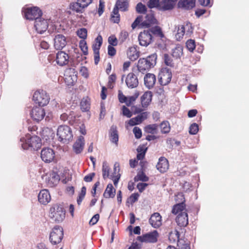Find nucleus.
Wrapping results in <instances>:
<instances>
[{
	"mask_svg": "<svg viewBox=\"0 0 249 249\" xmlns=\"http://www.w3.org/2000/svg\"><path fill=\"white\" fill-rule=\"evenodd\" d=\"M172 212L178 214L176 220L178 226L180 227H186L188 224V217L185 209V204L182 202L174 206Z\"/></svg>",
	"mask_w": 249,
	"mask_h": 249,
	"instance_id": "obj_1",
	"label": "nucleus"
},
{
	"mask_svg": "<svg viewBox=\"0 0 249 249\" xmlns=\"http://www.w3.org/2000/svg\"><path fill=\"white\" fill-rule=\"evenodd\" d=\"M22 148L24 150H37L41 146V139L37 136H31L28 134L25 137H22L20 140Z\"/></svg>",
	"mask_w": 249,
	"mask_h": 249,
	"instance_id": "obj_2",
	"label": "nucleus"
},
{
	"mask_svg": "<svg viewBox=\"0 0 249 249\" xmlns=\"http://www.w3.org/2000/svg\"><path fill=\"white\" fill-rule=\"evenodd\" d=\"M157 58V55L156 53H154L146 58H140L137 63V70L142 74L146 73L155 66Z\"/></svg>",
	"mask_w": 249,
	"mask_h": 249,
	"instance_id": "obj_3",
	"label": "nucleus"
},
{
	"mask_svg": "<svg viewBox=\"0 0 249 249\" xmlns=\"http://www.w3.org/2000/svg\"><path fill=\"white\" fill-rule=\"evenodd\" d=\"M57 136L60 142L63 143H68L73 139V134L71 128L68 125H60L57 131Z\"/></svg>",
	"mask_w": 249,
	"mask_h": 249,
	"instance_id": "obj_4",
	"label": "nucleus"
},
{
	"mask_svg": "<svg viewBox=\"0 0 249 249\" xmlns=\"http://www.w3.org/2000/svg\"><path fill=\"white\" fill-rule=\"evenodd\" d=\"M63 237V228L59 226H55L50 234L49 240L52 244L57 245L61 242Z\"/></svg>",
	"mask_w": 249,
	"mask_h": 249,
	"instance_id": "obj_5",
	"label": "nucleus"
},
{
	"mask_svg": "<svg viewBox=\"0 0 249 249\" xmlns=\"http://www.w3.org/2000/svg\"><path fill=\"white\" fill-rule=\"evenodd\" d=\"M33 100L40 107L47 105L50 100L49 96L43 90L36 91L33 95Z\"/></svg>",
	"mask_w": 249,
	"mask_h": 249,
	"instance_id": "obj_6",
	"label": "nucleus"
},
{
	"mask_svg": "<svg viewBox=\"0 0 249 249\" xmlns=\"http://www.w3.org/2000/svg\"><path fill=\"white\" fill-rule=\"evenodd\" d=\"M49 216L53 221L60 222L62 221L65 216L64 209L59 205H55L50 209Z\"/></svg>",
	"mask_w": 249,
	"mask_h": 249,
	"instance_id": "obj_7",
	"label": "nucleus"
},
{
	"mask_svg": "<svg viewBox=\"0 0 249 249\" xmlns=\"http://www.w3.org/2000/svg\"><path fill=\"white\" fill-rule=\"evenodd\" d=\"M42 15L41 11L37 7L28 8L24 12L25 18L29 20L35 19L36 21L37 18H40Z\"/></svg>",
	"mask_w": 249,
	"mask_h": 249,
	"instance_id": "obj_8",
	"label": "nucleus"
},
{
	"mask_svg": "<svg viewBox=\"0 0 249 249\" xmlns=\"http://www.w3.org/2000/svg\"><path fill=\"white\" fill-rule=\"evenodd\" d=\"M147 30L141 32L138 36L139 44L141 46L147 47L153 41V37Z\"/></svg>",
	"mask_w": 249,
	"mask_h": 249,
	"instance_id": "obj_9",
	"label": "nucleus"
},
{
	"mask_svg": "<svg viewBox=\"0 0 249 249\" xmlns=\"http://www.w3.org/2000/svg\"><path fill=\"white\" fill-rule=\"evenodd\" d=\"M47 185L53 187L55 186L59 181V176L55 172H53L49 174H47L42 177Z\"/></svg>",
	"mask_w": 249,
	"mask_h": 249,
	"instance_id": "obj_10",
	"label": "nucleus"
},
{
	"mask_svg": "<svg viewBox=\"0 0 249 249\" xmlns=\"http://www.w3.org/2000/svg\"><path fill=\"white\" fill-rule=\"evenodd\" d=\"M160 75L159 82L161 85H166L171 81L172 72L170 69L166 68H162Z\"/></svg>",
	"mask_w": 249,
	"mask_h": 249,
	"instance_id": "obj_11",
	"label": "nucleus"
},
{
	"mask_svg": "<svg viewBox=\"0 0 249 249\" xmlns=\"http://www.w3.org/2000/svg\"><path fill=\"white\" fill-rule=\"evenodd\" d=\"M158 233L157 231L138 236V240L141 242L155 243L157 241Z\"/></svg>",
	"mask_w": 249,
	"mask_h": 249,
	"instance_id": "obj_12",
	"label": "nucleus"
},
{
	"mask_svg": "<svg viewBox=\"0 0 249 249\" xmlns=\"http://www.w3.org/2000/svg\"><path fill=\"white\" fill-rule=\"evenodd\" d=\"M47 20L42 18L41 17L37 18L35 21L34 27L37 33L42 34L45 32L48 28Z\"/></svg>",
	"mask_w": 249,
	"mask_h": 249,
	"instance_id": "obj_13",
	"label": "nucleus"
},
{
	"mask_svg": "<svg viewBox=\"0 0 249 249\" xmlns=\"http://www.w3.org/2000/svg\"><path fill=\"white\" fill-rule=\"evenodd\" d=\"M45 115V112L44 109L40 107H33L31 112V117L37 122L42 120Z\"/></svg>",
	"mask_w": 249,
	"mask_h": 249,
	"instance_id": "obj_14",
	"label": "nucleus"
},
{
	"mask_svg": "<svg viewBox=\"0 0 249 249\" xmlns=\"http://www.w3.org/2000/svg\"><path fill=\"white\" fill-rule=\"evenodd\" d=\"M41 158L45 162H51L54 158L53 150L48 147L43 148L41 151Z\"/></svg>",
	"mask_w": 249,
	"mask_h": 249,
	"instance_id": "obj_15",
	"label": "nucleus"
},
{
	"mask_svg": "<svg viewBox=\"0 0 249 249\" xmlns=\"http://www.w3.org/2000/svg\"><path fill=\"white\" fill-rule=\"evenodd\" d=\"M69 56L63 51L58 52L56 55V62L61 66L68 64L69 61Z\"/></svg>",
	"mask_w": 249,
	"mask_h": 249,
	"instance_id": "obj_16",
	"label": "nucleus"
},
{
	"mask_svg": "<svg viewBox=\"0 0 249 249\" xmlns=\"http://www.w3.org/2000/svg\"><path fill=\"white\" fill-rule=\"evenodd\" d=\"M125 83L129 88H135L139 84L138 77L134 73H129L126 77Z\"/></svg>",
	"mask_w": 249,
	"mask_h": 249,
	"instance_id": "obj_17",
	"label": "nucleus"
},
{
	"mask_svg": "<svg viewBox=\"0 0 249 249\" xmlns=\"http://www.w3.org/2000/svg\"><path fill=\"white\" fill-rule=\"evenodd\" d=\"M67 44L65 36L58 34L54 38V47L56 50H62Z\"/></svg>",
	"mask_w": 249,
	"mask_h": 249,
	"instance_id": "obj_18",
	"label": "nucleus"
},
{
	"mask_svg": "<svg viewBox=\"0 0 249 249\" xmlns=\"http://www.w3.org/2000/svg\"><path fill=\"white\" fill-rule=\"evenodd\" d=\"M196 5V0H179L178 3V6L185 10H189L193 9Z\"/></svg>",
	"mask_w": 249,
	"mask_h": 249,
	"instance_id": "obj_19",
	"label": "nucleus"
},
{
	"mask_svg": "<svg viewBox=\"0 0 249 249\" xmlns=\"http://www.w3.org/2000/svg\"><path fill=\"white\" fill-rule=\"evenodd\" d=\"M38 200L43 205L48 204L51 200V196L49 191L46 189L41 190L38 195Z\"/></svg>",
	"mask_w": 249,
	"mask_h": 249,
	"instance_id": "obj_20",
	"label": "nucleus"
},
{
	"mask_svg": "<svg viewBox=\"0 0 249 249\" xmlns=\"http://www.w3.org/2000/svg\"><path fill=\"white\" fill-rule=\"evenodd\" d=\"M156 81V76L152 73H147L144 77V83L145 86L148 89H152Z\"/></svg>",
	"mask_w": 249,
	"mask_h": 249,
	"instance_id": "obj_21",
	"label": "nucleus"
},
{
	"mask_svg": "<svg viewBox=\"0 0 249 249\" xmlns=\"http://www.w3.org/2000/svg\"><path fill=\"white\" fill-rule=\"evenodd\" d=\"M149 222L153 227L157 228L161 225V217L159 213H155L151 216Z\"/></svg>",
	"mask_w": 249,
	"mask_h": 249,
	"instance_id": "obj_22",
	"label": "nucleus"
},
{
	"mask_svg": "<svg viewBox=\"0 0 249 249\" xmlns=\"http://www.w3.org/2000/svg\"><path fill=\"white\" fill-rule=\"evenodd\" d=\"M177 0H162L160 1V10L167 11L173 9Z\"/></svg>",
	"mask_w": 249,
	"mask_h": 249,
	"instance_id": "obj_23",
	"label": "nucleus"
},
{
	"mask_svg": "<svg viewBox=\"0 0 249 249\" xmlns=\"http://www.w3.org/2000/svg\"><path fill=\"white\" fill-rule=\"evenodd\" d=\"M84 145V138L83 136H80L73 145V151L76 154L80 153L83 150Z\"/></svg>",
	"mask_w": 249,
	"mask_h": 249,
	"instance_id": "obj_24",
	"label": "nucleus"
},
{
	"mask_svg": "<svg viewBox=\"0 0 249 249\" xmlns=\"http://www.w3.org/2000/svg\"><path fill=\"white\" fill-rule=\"evenodd\" d=\"M157 169L160 173H164L168 169V162L167 160L164 157H160L156 165Z\"/></svg>",
	"mask_w": 249,
	"mask_h": 249,
	"instance_id": "obj_25",
	"label": "nucleus"
},
{
	"mask_svg": "<svg viewBox=\"0 0 249 249\" xmlns=\"http://www.w3.org/2000/svg\"><path fill=\"white\" fill-rule=\"evenodd\" d=\"M109 134L110 141L116 144H117L119 139V136L117 128L116 125H112L111 126Z\"/></svg>",
	"mask_w": 249,
	"mask_h": 249,
	"instance_id": "obj_26",
	"label": "nucleus"
},
{
	"mask_svg": "<svg viewBox=\"0 0 249 249\" xmlns=\"http://www.w3.org/2000/svg\"><path fill=\"white\" fill-rule=\"evenodd\" d=\"M152 93L151 91H148L141 97V103L143 107H147L152 100Z\"/></svg>",
	"mask_w": 249,
	"mask_h": 249,
	"instance_id": "obj_27",
	"label": "nucleus"
},
{
	"mask_svg": "<svg viewBox=\"0 0 249 249\" xmlns=\"http://www.w3.org/2000/svg\"><path fill=\"white\" fill-rule=\"evenodd\" d=\"M140 52L134 47H130L127 52V55L130 60L135 61L138 58Z\"/></svg>",
	"mask_w": 249,
	"mask_h": 249,
	"instance_id": "obj_28",
	"label": "nucleus"
},
{
	"mask_svg": "<svg viewBox=\"0 0 249 249\" xmlns=\"http://www.w3.org/2000/svg\"><path fill=\"white\" fill-rule=\"evenodd\" d=\"M156 19L153 14H148L145 16V20L142 22V27H149L156 22Z\"/></svg>",
	"mask_w": 249,
	"mask_h": 249,
	"instance_id": "obj_29",
	"label": "nucleus"
},
{
	"mask_svg": "<svg viewBox=\"0 0 249 249\" xmlns=\"http://www.w3.org/2000/svg\"><path fill=\"white\" fill-rule=\"evenodd\" d=\"M115 189H114L112 184L110 183L107 185L105 191L103 194L105 198L114 197L115 195Z\"/></svg>",
	"mask_w": 249,
	"mask_h": 249,
	"instance_id": "obj_30",
	"label": "nucleus"
},
{
	"mask_svg": "<svg viewBox=\"0 0 249 249\" xmlns=\"http://www.w3.org/2000/svg\"><path fill=\"white\" fill-rule=\"evenodd\" d=\"M148 32H149L150 34L159 37L160 38H162L164 37V35L162 32V31L160 28L158 26H156L155 27H152L147 30Z\"/></svg>",
	"mask_w": 249,
	"mask_h": 249,
	"instance_id": "obj_31",
	"label": "nucleus"
},
{
	"mask_svg": "<svg viewBox=\"0 0 249 249\" xmlns=\"http://www.w3.org/2000/svg\"><path fill=\"white\" fill-rule=\"evenodd\" d=\"M172 56L176 59L180 58L183 54V47L180 45H177L172 50Z\"/></svg>",
	"mask_w": 249,
	"mask_h": 249,
	"instance_id": "obj_32",
	"label": "nucleus"
},
{
	"mask_svg": "<svg viewBox=\"0 0 249 249\" xmlns=\"http://www.w3.org/2000/svg\"><path fill=\"white\" fill-rule=\"evenodd\" d=\"M116 7L121 11H125L128 8V3L125 0H118L116 3Z\"/></svg>",
	"mask_w": 249,
	"mask_h": 249,
	"instance_id": "obj_33",
	"label": "nucleus"
},
{
	"mask_svg": "<svg viewBox=\"0 0 249 249\" xmlns=\"http://www.w3.org/2000/svg\"><path fill=\"white\" fill-rule=\"evenodd\" d=\"M70 8L73 12H75L76 13H82L85 8L83 7L81 4L78 3V1H77L76 2L71 3L70 5Z\"/></svg>",
	"mask_w": 249,
	"mask_h": 249,
	"instance_id": "obj_34",
	"label": "nucleus"
},
{
	"mask_svg": "<svg viewBox=\"0 0 249 249\" xmlns=\"http://www.w3.org/2000/svg\"><path fill=\"white\" fill-rule=\"evenodd\" d=\"M158 127V125L157 124H149L144 127V131L147 133L154 134L157 133Z\"/></svg>",
	"mask_w": 249,
	"mask_h": 249,
	"instance_id": "obj_35",
	"label": "nucleus"
},
{
	"mask_svg": "<svg viewBox=\"0 0 249 249\" xmlns=\"http://www.w3.org/2000/svg\"><path fill=\"white\" fill-rule=\"evenodd\" d=\"M160 126L162 133L166 134L169 132L170 130V126L168 121H163L160 124Z\"/></svg>",
	"mask_w": 249,
	"mask_h": 249,
	"instance_id": "obj_36",
	"label": "nucleus"
},
{
	"mask_svg": "<svg viewBox=\"0 0 249 249\" xmlns=\"http://www.w3.org/2000/svg\"><path fill=\"white\" fill-rule=\"evenodd\" d=\"M103 178L104 179L108 178L109 175V167L106 161H104L102 166Z\"/></svg>",
	"mask_w": 249,
	"mask_h": 249,
	"instance_id": "obj_37",
	"label": "nucleus"
},
{
	"mask_svg": "<svg viewBox=\"0 0 249 249\" xmlns=\"http://www.w3.org/2000/svg\"><path fill=\"white\" fill-rule=\"evenodd\" d=\"M148 114L149 113L147 112H143L134 118L139 124L147 118Z\"/></svg>",
	"mask_w": 249,
	"mask_h": 249,
	"instance_id": "obj_38",
	"label": "nucleus"
},
{
	"mask_svg": "<svg viewBox=\"0 0 249 249\" xmlns=\"http://www.w3.org/2000/svg\"><path fill=\"white\" fill-rule=\"evenodd\" d=\"M81 108L83 111H87L90 108V104L88 99L83 98L80 103Z\"/></svg>",
	"mask_w": 249,
	"mask_h": 249,
	"instance_id": "obj_39",
	"label": "nucleus"
},
{
	"mask_svg": "<svg viewBox=\"0 0 249 249\" xmlns=\"http://www.w3.org/2000/svg\"><path fill=\"white\" fill-rule=\"evenodd\" d=\"M134 179L135 182L139 180L142 181H147L149 180V178L143 172H141L138 173L137 175L135 177Z\"/></svg>",
	"mask_w": 249,
	"mask_h": 249,
	"instance_id": "obj_40",
	"label": "nucleus"
},
{
	"mask_svg": "<svg viewBox=\"0 0 249 249\" xmlns=\"http://www.w3.org/2000/svg\"><path fill=\"white\" fill-rule=\"evenodd\" d=\"M160 1L159 0H149L147 6L149 8H156L160 10Z\"/></svg>",
	"mask_w": 249,
	"mask_h": 249,
	"instance_id": "obj_41",
	"label": "nucleus"
},
{
	"mask_svg": "<svg viewBox=\"0 0 249 249\" xmlns=\"http://www.w3.org/2000/svg\"><path fill=\"white\" fill-rule=\"evenodd\" d=\"M186 46L187 49L191 52H193L196 48V42L193 39H189L186 43Z\"/></svg>",
	"mask_w": 249,
	"mask_h": 249,
	"instance_id": "obj_42",
	"label": "nucleus"
},
{
	"mask_svg": "<svg viewBox=\"0 0 249 249\" xmlns=\"http://www.w3.org/2000/svg\"><path fill=\"white\" fill-rule=\"evenodd\" d=\"M185 33V28L183 25L180 26V27H178V30L177 31V33L176 35V37L178 39H180L182 38Z\"/></svg>",
	"mask_w": 249,
	"mask_h": 249,
	"instance_id": "obj_43",
	"label": "nucleus"
},
{
	"mask_svg": "<svg viewBox=\"0 0 249 249\" xmlns=\"http://www.w3.org/2000/svg\"><path fill=\"white\" fill-rule=\"evenodd\" d=\"M77 36L83 40H85L87 36V30L86 28H83L77 31Z\"/></svg>",
	"mask_w": 249,
	"mask_h": 249,
	"instance_id": "obj_44",
	"label": "nucleus"
},
{
	"mask_svg": "<svg viewBox=\"0 0 249 249\" xmlns=\"http://www.w3.org/2000/svg\"><path fill=\"white\" fill-rule=\"evenodd\" d=\"M79 47L83 52L84 54L87 55L88 54V48L87 43L85 40H81L80 41Z\"/></svg>",
	"mask_w": 249,
	"mask_h": 249,
	"instance_id": "obj_45",
	"label": "nucleus"
},
{
	"mask_svg": "<svg viewBox=\"0 0 249 249\" xmlns=\"http://www.w3.org/2000/svg\"><path fill=\"white\" fill-rule=\"evenodd\" d=\"M178 246L179 249H190L189 245L183 240H178Z\"/></svg>",
	"mask_w": 249,
	"mask_h": 249,
	"instance_id": "obj_46",
	"label": "nucleus"
},
{
	"mask_svg": "<svg viewBox=\"0 0 249 249\" xmlns=\"http://www.w3.org/2000/svg\"><path fill=\"white\" fill-rule=\"evenodd\" d=\"M136 11L141 14H144L146 11V6L141 2L138 3L136 7Z\"/></svg>",
	"mask_w": 249,
	"mask_h": 249,
	"instance_id": "obj_47",
	"label": "nucleus"
},
{
	"mask_svg": "<svg viewBox=\"0 0 249 249\" xmlns=\"http://www.w3.org/2000/svg\"><path fill=\"white\" fill-rule=\"evenodd\" d=\"M198 131V126L196 123L192 124L189 128V133L191 135L196 134Z\"/></svg>",
	"mask_w": 249,
	"mask_h": 249,
	"instance_id": "obj_48",
	"label": "nucleus"
},
{
	"mask_svg": "<svg viewBox=\"0 0 249 249\" xmlns=\"http://www.w3.org/2000/svg\"><path fill=\"white\" fill-rule=\"evenodd\" d=\"M164 61L166 65L172 67L174 66V63L172 59L170 58L169 55L167 54L164 55Z\"/></svg>",
	"mask_w": 249,
	"mask_h": 249,
	"instance_id": "obj_49",
	"label": "nucleus"
},
{
	"mask_svg": "<svg viewBox=\"0 0 249 249\" xmlns=\"http://www.w3.org/2000/svg\"><path fill=\"white\" fill-rule=\"evenodd\" d=\"M108 42L109 45L115 46L117 45L118 40L115 36H111L108 38Z\"/></svg>",
	"mask_w": 249,
	"mask_h": 249,
	"instance_id": "obj_50",
	"label": "nucleus"
},
{
	"mask_svg": "<svg viewBox=\"0 0 249 249\" xmlns=\"http://www.w3.org/2000/svg\"><path fill=\"white\" fill-rule=\"evenodd\" d=\"M133 132L136 139H138L141 138L142 133L141 129L139 127L135 126L133 129Z\"/></svg>",
	"mask_w": 249,
	"mask_h": 249,
	"instance_id": "obj_51",
	"label": "nucleus"
},
{
	"mask_svg": "<svg viewBox=\"0 0 249 249\" xmlns=\"http://www.w3.org/2000/svg\"><path fill=\"white\" fill-rule=\"evenodd\" d=\"M122 112L123 115L128 118H130L132 115V112L124 106L122 107Z\"/></svg>",
	"mask_w": 249,
	"mask_h": 249,
	"instance_id": "obj_52",
	"label": "nucleus"
},
{
	"mask_svg": "<svg viewBox=\"0 0 249 249\" xmlns=\"http://www.w3.org/2000/svg\"><path fill=\"white\" fill-rule=\"evenodd\" d=\"M137 97L138 95L131 96L127 97V99L125 104L128 107L132 105V104L136 100Z\"/></svg>",
	"mask_w": 249,
	"mask_h": 249,
	"instance_id": "obj_53",
	"label": "nucleus"
},
{
	"mask_svg": "<svg viewBox=\"0 0 249 249\" xmlns=\"http://www.w3.org/2000/svg\"><path fill=\"white\" fill-rule=\"evenodd\" d=\"M139 196V195L138 193L133 194L129 196L127 201L133 204L138 200Z\"/></svg>",
	"mask_w": 249,
	"mask_h": 249,
	"instance_id": "obj_54",
	"label": "nucleus"
},
{
	"mask_svg": "<svg viewBox=\"0 0 249 249\" xmlns=\"http://www.w3.org/2000/svg\"><path fill=\"white\" fill-rule=\"evenodd\" d=\"M118 98L120 102L121 103H125L127 97L124 95L122 91L119 90Z\"/></svg>",
	"mask_w": 249,
	"mask_h": 249,
	"instance_id": "obj_55",
	"label": "nucleus"
},
{
	"mask_svg": "<svg viewBox=\"0 0 249 249\" xmlns=\"http://www.w3.org/2000/svg\"><path fill=\"white\" fill-rule=\"evenodd\" d=\"M128 36V33L126 31H123L120 33V36L119 39L121 42H124Z\"/></svg>",
	"mask_w": 249,
	"mask_h": 249,
	"instance_id": "obj_56",
	"label": "nucleus"
},
{
	"mask_svg": "<svg viewBox=\"0 0 249 249\" xmlns=\"http://www.w3.org/2000/svg\"><path fill=\"white\" fill-rule=\"evenodd\" d=\"M78 3L82 5L83 7H87L92 2V0H77Z\"/></svg>",
	"mask_w": 249,
	"mask_h": 249,
	"instance_id": "obj_57",
	"label": "nucleus"
},
{
	"mask_svg": "<svg viewBox=\"0 0 249 249\" xmlns=\"http://www.w3.org/2000/svg\"><path fill=\"white\" fill-rule=\"evenodd\" d=\"M99 214H95L89 221V224L91 225H95L99 220Z\"/></svg>",
	"mask_w": 249,
	"mask_h": 249,
	"instance_id": "obj_58",
	"label": "nucleus"
},
{
	"mask_svg": "<svg viewBox=\"0 0 249 249\" xmlns=\"http://www.w3.org/2000/svg\"><path fill=\"white\" fill-rule=\"evenodd\" d=\"M108 49V54L110 56H113L115 55L116 53V49L113 47V46L111 45H108L107 47Z\"/></svg>",
	"mask_w": 249,
	"mask_h": 249,
	"instance_id": "obj_59",
	"label": "nucleus"
},
{
	"mask_svg": "<svg viewBox=\"0 0 249 249\" xmlns=\"http://www.w3.org/2000/svg\"><path fill=\"white\" fill-rule=\"evenodd\" d=\"M183 26L185 28V33L187 35H189L193 32V28L190 23H187Z\"/></svg>",
	"mask_w": 249,
	"mask_h": 249,
	"instance_id": "obj_60",
	"label": "nucleus"
},
{
	"mask_svg": "<svg viewBox=\"0 0 249 249\" xmlns=\"http://www.w3.org/2000/svg\"><path fill=\"white\" fill-rule=\"evenodd\" d=\"M94 173H91L86 176L84 178V180L86 182H89L92 180L93 178L95 176Z\"/></svg>",
	"mask_w": 249,
	"mask_h": 249,
	"instance_id": "obj_61",
	"label": "nucleus"
},
{
	"mask_svg": "<svg viewBox=\"0 0 249 249\" xmlns=\"http://www.w3.org/2000/svg\"><path fill=\"white\" fill-rule=\"evenodd\" d=\"M147 185L148 184L146 183H139L137 185V187L140 192H142Z\"/></svg>",
	"mask_w": 249,
	"mask_h": 249,
	"instance_id": "obj_62",
	"label": "nucleus"
},
{
	"mask_svg": "<svg viewBox=\"0 0 249 249\" xmlns=\"http://www.w3.org/2000/svg\"><path fill=\"white\" fill-rule=\"evenodd\" d=\"M76 79V77L74 76V78H71L70 76L65 78V82L67 83L68 85H72Z\"/></svg>",
	"mask_w": 249,
	"mask_h": 249,
	"instance_id": "obj_63",
	"label": "nucleus"
},
{
	"mask_svg": "<svg viewBox=\"0 0 249 249\" xmlns=\"http://www.w3.org/2000/svg\"><path fill=\"white\" fill-rule=\"evenodd\" d=\"M80 72L84 77L87 78L88 77L89 74L88 72V70L86 67H82L80 70Z\"/></svg>",
	"mask_w": 249,
	"mask_h": 249,
	"instance_id": "obj_64",
	"label": "nucleus"
}]
</instances>
